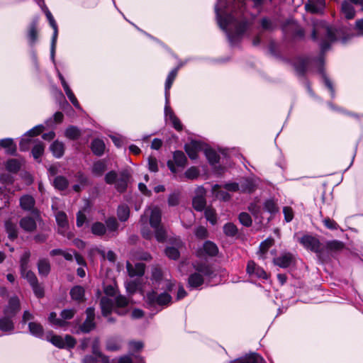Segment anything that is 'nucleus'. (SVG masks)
I'll return each mask as SVG.
<instances>
[{
	"label": "nucleus",
	"instance_id": "obj_1",
	"mask_svg": "<svg viewBox=\"0 0 363 363\" xmlns=\"http://www.w3.org/2000/svg\"><path fill=\"white\" fill-rule=\"evenodd\" d=\"M216 12L220 27L224 30L232 44L235 43L247 29L250 23L242 18L244 11L243 0H234L231 13L225 14L223 9L222 0H218Z\"/></svg>",
	"mask_w": 363,
	"mask_h": 363
},
{
	"label": "nucleus",
	"instance_id": "obj_2",
	"mask_svg": "<svg viewBox=\"0 0 363 363\" xmlns=\"http://www.w3.org/2000/svg\"><path fill=\"white\" fill-rule=\"evenodd\" d=\"M320 35H325L326 38V40L320 44L321 50L324 52L329 48L330 43L335 40V30L323 21L314 22L312 38L315 40Z\"/></svg>",
	"mask_w": 363,
	"mask_h": 363
},
{
	"label": "nucleus",
	"instance_id": "obj_3",
	"mask_svg": "<svg viewBox=\"0 0 363 363\" xmlns=\"http://www.w3.org/2000/svg\"><path fill=\"white\" fill-rule=\"evenodd\" d=\"M30 252H25L20 258V274L23 279L28 281L30 285H33L38 281L35 273L30 269Z\"/></svg>",
	"mask_w": 363,
	"mask_h": 363
},
{
	"label": "nucleus",
	"instance_id": "obj_4",
	"mask_svg": "<svg viewBox=\"0 0 363 363\" xmlns=\"http://www.w3.org/2000/svg\"><path fill=\"white\" fill-rule=\"evenodd\" d=\"M46 340L53 345L59 348L71 349L76 345L75 339L69 335H66L65 337L49 333L46 335Z\"/></svg>",
	"mask_w": 363,
	"mask_h": 363
},
{
	"label": "nucleus",
	"instance_id": "obj_5",
	"mask_svg": "<svg viewBox=\"0 0 363 363\" xmlns=\"http://www.w3.org/2000/svg\"><path fill=\"white\" fill-rule=\"evenodd\" d=\"M38 5L41 7V9L45 11V13L46 15V17L49 21V23L50 26L53 28L54 33L52 38V42H51V48H50V56L52 61L55 60V47H56V43H57V23L52 15V13L50 12V11L46 8L43 0H40V4Z\"/></svg>",
	"mask_w": 363,
	"mask_h": 363
},
{
	"label": "nucleus",
	"instance_id": "obj_6",
	"mask_svg": "<svg viewBox=\"0 0 363 363\" xmlns=\"http://www.w3.org/2000/svg\"><path fill=\"white\" fill-rule=\"evenodd\" d=\"M145 300L150 306H165L171 302L172 297L166 292L158 295L155 291H152L147 294Z\"/></svg>",
	"mask_w": 363,
	"mask_h": 363
},
{
	"label": "nucleus",
	"instance_id": "obj_7",
	"mask_svg": "<svg viewBox=\"0 0 363 363\" xmlns=\"http://www.w3.org/2000/svg\"><path fill=\"white\" fill-rule=\"evenodd\" d=\"M298 240L306 249L318 254V255H320L322 254V245L319 240L315 237H313L310 235H305Z\"/></svg>",
	"mask_w": 363,
	"mask_h": 363
},
{
	"label": "nucleus",
	"instance_id": "obj_8",
	"mask_svg": "<svg viewBox=\"0 0 363 363\" xmlns=\"http://www.w3.org/2000/svg\"><path fill=\"white\" fill-rule=\"evenodd\" d=\"M149 216L150 224L152 228H157L161 225L162 211L160 208L156 206H151L145 211V216L141 218L143 221L145 217Z\"/></svg>",
	"mask_w": 363,
	"mask_h": 363
},
{
	"label": "nucleus",
	"instance_id": "obj_9",
	"mask_svg": "<svg viewBox=\"0 0 363 363\" xmlns=\"http://www.w3.org/2000/svg\"><path fill=\"white\" fill-rule=\"evenodd\" d=\"M206 191L203 187H198L196 190V195L193 198L192 205L196 211H201L206 206L205 199Z\"/></svg>",
	"mask_w": 363,
	"mask_h": 363
},
{
	"label": "nucleus",
	"instance_id": "obj_10",
	"mask_svg": "<svg viewBox=\"0 0 363 363\" xmlns=\"http://www.w3.org/2000/svg\"><path fill=\"white\" fill-rule=\"evenodd\" d=\"M204 149L203 145L198 141L194 140L185 145V151L192 160L196 159L198 153L201 151H204Z\"/></svg>",
	"mask_w": 363,
	"mask_h": 363
},
{
	"label": "nucleus",
	"instance_id": "obj_11",
	"mask_svg": "<svg viewBox=\"0 0 363 363\" xmlns=\"http://www.w3.org/2000/svg\"><path fill=\"white\" fill-rule=\"evenodd\" d=\"M325 6V0H309L305 4L306 10L311 13H323Z\"/></svg>",
	"mask_w": 363,
	"mask_h": 363
},
{
	"label": "nucleus",
	"instance_id": "obj_12",
	"mask_svg": "<svg viewBox=\"0 0 363 363\" xmlns=\"http://www.w3.org/2000/svg\"><path fill=\"white\" fill-rule=\"evenodd\" d=\"M55 219L58 226V232L65 235L69 228L67 215L62 211H58L55 214Z\"/></svg>",
	"mask_w": 363,
	"mask_h": 363
},
{
	"label": "nucleus",
	"instance_id": "obj_13",
	"mask_svg": "<svg viewBox=\"0 0 363 363\" xmlns=\"http://www.w3.org/2000/svg\"><path fill=\"white\" fill-rule=\"evenodd\" d=\"M164 116L166 121L172 123L176 130H181L182 129V125L179 119L174 115L168 104H166L164 107Z\"/></svg>",
	"mask_w": 363,
	"mask_h": 363
},
{
	"label": "nucleus",
	"instance_id": "obj_14",
	"mask_svg": "<svg viewBox=\"0 0 363 363\" xmlns=\"http://www.w3.org/2000/svg\"><path fill=\"white\" fill-rule=\"evenodd\" d=\"M200 272H201L203 274H206V267L200 269L199 272H196L190 275L188 280L189 286L190 288L196 289L203 284V278Z\"/></svg>",
	"mask_w": 363,
	"mask_h": 363
},
{
	"label": "nucleus",
	"instance_id": "obj_15",
	"mask_svg": "<svg viewBox=\"0 0 363 363\" xmlns=\"http://www.w3.org/2000/svg\"><path fill=\"white\" fill-rule=\"evenodd\" d=\"M44 130V126L43 125H38L31 128L28 131H27L21 138L20 142V148L22 150H27L28 147L27 145H25V141L26 140V137H34L40 135Z\"/></svg>",
	"mask_w": 363,
	"mask_h": 363
},
{
	"label": "nucleus",
	"instance_id": "obj_16",
	"mask_svg": "<svg viewBox=\"0 0 363 363\" xmlns=\"http://www.w3.org/2000/svg\"><path fill=\"white\" fill-rule=\"evenodd\" d=\"M86 319L81 326V330L84 333H89L95 326L94 320V310L92 308L86 309Z\"/></svg>",
	"mask_w": 363,
	"mask_h": 363
},
{
	"label": "nucleus",
	"instance_id": "obj_17",
	"mask_svg": "<svg viewBox=\"0 0 363 363\" xmlns=\"http://www.w3.org/2000/svg\"><path fill=\"white\" fill-rule=\"evenodd\" d=\"M247 272L250 275H255L258 278L267 279V274L265 271L257 266L253 261H249L247 265Z\"/></svg>",
	"mask_w": 363,
	"mask_h": 363
},
{
	"label": "nucleus",
	"instance_id": "obj_18",
	"mask_svg": "<svg viewBox=\"0 0 363 363\" xmlns=\"http://www.w3.org/2000/svg\"><path fill=\"white\" fill-rule=\"evenodd\" d=\"M110 363H145V361L140 356L133 355V354L129 353L118 359H113L110 361Z\"/></svg>",
	"mask_w": 363,
	"mask_h": 363
},
{
	"label": "nucleus",
	"instance_id": "obj_19",
	"mask_svg": "<svg viewBox=\"0 0 363 363\" xmlns=\"http://www.w3.org/2000/svg\"><path fill=\"white\" fill-rule=\"evenodd\" d=\"M123 339L120 336L111 337L106 342V349L108 351L116 352L121 349Z\"/></svg>",
	"mask_w": 363,
	"mask_h": 363
},
{
	"label": "nucleus",
	"instance_id": "obj_20",
	"mask_svg": "<svg viewBox=\"0 0 363 363\" xmlns=\"http://www.w3.org/2000/svg\"><path fill=\"white\" fill-rule=\"evenodd\" d=\"M126 268L130 277H141L145 272V264L143 263H137L133 266L128 262Z\"/></svg>",
	"mask_w": 363,
	"mask_h": 363
},
{
	"label": "nucleus",
	"instance_id": "obj_21",
	"mask_svg": "<svg viewBox=\"0 0 363 363\" xmlns=\"http://www.w3.org/2000/svg\"><path fill=\"white\" fill-rule=\"evenodd\" d=\"M292 262L293 256L290 253H283L273 260V262L275 265H277L281 268H286L289 267Z\"/></svg>",
	"mask_w": 363,
	"mask_h": 363
},
{
	"label": "nucleus",
	"instance_id": "obj_22",
	"mask_svg": "<svg viewBox=\"0 0 363 363\" xmlns=\"http://www.w3.org/2000/svg\"><path fill=\"white\" fill-rule=\"evenodd\" d=\"M20 309L19 300L17 297H13L9 300V305L4 310L6 316L14 315Z\"/></svg>",
	"mask_w": 363,
	"mask_h": 363
},
{
	"label": "nucleus",
	"instance_id": "obj_23",
	"mask_svg": "<svg viewBox=\"0 0 363 363\" xmlns=\"http://www.w3.org/2000/svg\"><path fill=\"white\" fill-rule=\"evenodd\" d=\"M91 347L93 354L100 358L101 363H110L108 357L104 355L100 351V341L99 338H95L93 340Z\"/></svg>",
	"mask_w": 363,
	"mask_h": 363
},
{
	"label": "nucleus",
	"instance_id": "obj_24",
	"mask_svg": "<svg viewBox=\"0 0 363 363\" xmlns=\"http://www.w3.org/2000/svg\"><path fill=\"white\" fill-rule=\"evenodd\" d=\"M240 193H250L256 188V182L254 179H245L240 182Z\"/></svg>",
	"mask_w": 363,
	"mask_h": 363
},
{
	"label": "nucleus",
	"instance_id": "obj_25",
	"mask_svg": "<svg viewBox=\"0 0 363 363\" xmlns=\"http://www.w3.org/2000/svg\"><path fill=\"white\" fill-rule=\"evenodd\" d=\"M0 145L5 149L8 154H14L16 151V145L11 138H5L0 140Z\"/></svg>",
	"mask_w": 363,
	"mask_h": 363
},
{
	"label": "nucleus",
	"instance_id": "obj_26",
	"mask_svg": "<svg viewBox=\"0 0 363 363\" xmlns=\"http://www.w3.org/2000/svg\"><path fill=\"white\" fill-rule=\"evenodd\" d=\"M28 328L30 333L39 338H43L44 337V332H43V326L35 322H30L28 324Z\"/></svg>",
	"mask_w": 363,
	"mask_h": 363
},
{
	"label": "nucleus",
	"instance_id": "obj_27",
	"mask_svg": "<svg viewBox=\"0 0 363 363\" xmlns=\"http://www.w3.org/2000/svg\"><path fill=\"white\" fill-rule=\"evenodd\" d=\"M101 308L102 314L104 316H107L108 314L111 313L113 308L112 301L108 297H103L101 299Z\"/></svg>",
	"mask_w": 363,
	"mask_h": 363
},
{
	"label": "nucleus",
	"instance_id": "obj_28",
	"mask_svg": "<svg viewBox=\"0 0 363 363\" xmlns=\"http://www.w3.org/2000/svg\"><path fill=\"white\" fill-rule=\"evenodd\" d=\"M38 273L41 276H47L50 271V264L47 259H40L38 262Z\"/></svg>",
	"mask_w": 363,
	"mask_h": 363
},
{
	"label": "nucleus",
	"instance_id": "obj_29",
	"mask_svg": "<svg viewBox=\"0 0 363 363\" xmlns=\"http://www.w3.org/2000/svg\"><path fill=\"white\" fill-rule=\"evenodd\" d=\"M274 244V240L272 238H267L259 245V250L258 255L260 259H264L266 258L265 254L268 251L269 248Z\"/></svg>",
	"mask_w": 363,
	"mask_h": 363
},
{
	"label": "nucleus",
	"instance_id": "obj_30",
	"mask_svg": "<svg viewBox=\"0 0 363 363\" xmlns=\"http://www.w3.org/2000/svg\"><path fill=\"white\" fill-rule=\"evenodd\" d=\"M21 227L26 231H33L36 228V223L33 218L30 217H26L20 221Z\"/></svg>",
	"mask_w": 363,
	"mask_h": 363
},
{
	"label": "nucleus",
	"instance_id": "obj_31",
	"mask_svg": "<svg viewBox=\"0 0 363 363\" xmlns=\"http://www.w3.org/2000/svg\"><path fill=\"white\" fill-rule=\"evenodd\" d=\"M23 160L21 159H11L9 160L6 164V168L8 171L11 172H18L22 164H23Z\"/></svg>",
	"mask_w": 363,
	"mask_h": 363
},
{
	"label": "nucleus",
	"instance_id": "obj_32",
	"mask_svg": "<svg viewBox=\"0 0 363 363\" xmlns=\"http://www.w3.org/2000/svg\"><path fill=\"white\" fill-rule=\"evenodd\" d=\"M128 181V174L127 173L123 172L120 177L117 179L116 182V188L120 191L123 192L126 189L127 184Z\"/></svg>",
	"mask_w": 363,
	"mask_h": 363
},
{
	"label": "nucleus",
	"instance_id": "obj_33",
	"mask_svg": "<svg viewBox=\"0 0 363 363\" xmlns=\"http://www.w3.org/2000/svg\"><path fill=\"white\" fill-rule=\"evenodd\" d=\"M263 362H264V359L261 356H259L257 354H252L247 356L241 359L234 361L231 363H263Z\"/></svg>",
	"mask_w": 363,
	"mask_h": 363
},
{
	"label": "nucleus",
	"instance_id": "obj_34",
	"mask_svg": "<svg viewBox=\"0 0 363 363\" xmlns=\"http://www.w3.org/2000/svg\"><path fill=\"white\" fill-rule=\"evenodd\" d=\"M20 204L23 209L30 211L34 206L35 201L32 196L26 195L21 198Z\"/></svg>",
	"mask_w": 363,
	"mask_h": 363
},
{
	"label": "nucleus",
	"instance_id": "obj_35",
	"mask_svg": "<svg viewBox=\"0 0 363 363\" xmlns=\"http://www.w3.org/2000/svg\"><path fill=\"white\" fill-rule=\"evenodd\" d=\"M13 330V323L9 316L0 319V330L9 333Z\"/></svg>",
	"mask_w": 363,
	"mask_h": 363
},
{
	"label": "nucleus",
	"instance_id": "obj_36",
	"mask_svg": "<svg viewBox=\"0 0 363 363\" xmlns=\"http://www.w3.org/2000/svg\"><path fill=\"white\" fill-rule=\"evenodd\" d=\"M213 194L216 198L223 201H227L230 199V194L222 189L220 186L215 185L213 189Z\"/></svg>",
	"mask_w": 363,
	"mask_h": 363
},
{
	"label": "nucleus",
	"instance_id": "obj_37",
	"mask_svg": "<svg viewBox=\"0 0 363 363\" xmlns=\"http://www.w3.org/2000/svg\"><path fill=\"white\" fill-rule=\"evenodd\" d=\"M50 148L53 155L57 158L61 157L64 154V145L59 141H55Z\"/></svg>",
	"mask_w": 363,
	"mask_h": 363
},
{
	"label": "nucleus",
	"instance_id": "obj_38",
	"mask_svg": "<svg viewBox=\"0 0 363 363\" xmlns=\"http://www.w3.org/2000/svg\"><path fill=\"white\" fill-rule=\"evenodd\" d=\"M203 252L209 256H215L218 252L217 246L211 241H206L203 245Z\"/></svg>",
	"mask_w": 363,
	"mask_h": 363
},
{
	"label": "nucleus",
	"instance_id": "obj_39",
	"mask_svg": "<svg viewBox=\"0 0 363 363\" xmlns=\"http://www.w3.org/2000/svg\"><path fill=\"white\" fill-rule=\"evenodd\" d=\"M105 149V144L100 139L94 140L91 143V150L95 155H101Z\"/></svg>",
	"mask_w": 363,
	"mask_h": 363
},
{
	"label": "nucleus",
	"instance_id": "obj_40",
	"mask_svg": "<svg viewBox=\"0 0 363 363\" xmlns=\"http://www.w3.org/2000/svg\"><path fill=\"white\" fill-rule=\"evenodd\" d=\"M182 246V242L179 240L177 242V247H168L165 250L166 255L172 259H177L179 257V247Z\"/></svg>",
	"mask_w": 363,
	"mask_h": 363
},
{
	"label": "nucleus",
	"instance_id": "obj_41",
	"mask_svg": "<svg viewBox=\"0 0 363 363\" xmlns=\"http://www.w3.org/2000/svg\"><path fill=\"white\" fill-rule=\"evenodd\" d=\"M204 153L207 160L212 165H215L218 162L219 156L215 150L211 148H205Z\"/></svg>",
	"mask_w": 363,
	"mask_h": 363
},
{
	"label": "nucleus",
	"instance_id": "obj_42",
	"mask_svg": "<svg viewBox=\"0 0 363 363\" xmlns=\"http://www.w3.org/2000/svg\"><path fill=\"white\" fill-rule=\"evenodd\" d=\"M72 299L82 301L84 300V290L82 286H76L70 291Z\"/></svg>",
	"mask_w": 363,
	"mask_h": 363
},
{
	"label": "nucleus",
	"instance_id": "obj_43",
	"mask_svg": "<svg viewBox=\"0 0 363 363\" xmlns=\"http://www.w3.org/2000/svg\"><path fill=\"white\" fill-rule=\"evenodd\" d=\"M342 12L347 19L354 17V10L353 6L348 2L345 1L342 4Z\"/></svg>",
	"mask_w": 363,
	"mask_h": 363
},
{
	"label": "nucleus",
	"instance_id": "obj_44",
	"mask_svg": "<svg viewBox=\"0 0 363 363\" xmlns=\"http://www.w3.org/2000/svg\"><path fill=\"white\" fill-rule=\"evenodd\" d=\"M5 228L8 233L9 238L11 240H13L17 237V228L16 225L14 223H11L10 220H7L5 223Z\"/></svg>",
	"mask_w": 363,
	"mask_h": 363
},
{
	"label": "nucleus",
	"instance_id": "obj_45",
	"mask_svg": "<svg viewBox=\"0 0 363 363\" xmlns=\"http://www.w3.org/2000/svg\"><path fill=\"white\" fill-rule=\"evenodd\" d=\"M117 215L120 220H127L130 216L129 208L125 205L119 206L117 211Z\"/></svg>",
	"mask_w": 363,
	"mask_h": 363
},
{
	"label": "nucleus",
	"instance_id": "obj_46",
	"mask_svg": "<svg viewBox=\"0 0 363 363\" xmlns=\"http://www.w3.org/2000/svg\"><path fill=\"white\" fill-rule=\"evenodd\" d=\"M28 38L31 45H33L37 40L38 32H37V23L33 22L28 30Z\"/></svg>",
	"mask_w": 363,
	"mask_h": 363
},
{
	"label": "nucleus",
	"instance_id": "obj_47",
	"mask_svg": "<svg viewBox=\"0 0 363 363\" xmlns=\"http://www.w3.org/2000/svg\"><path fill=\"white\" fill-rule=\"evenodd\" d=\"M48 320L52 325H56L57 327H64L67 325V322H65L64 320H62L61 318H57V315L55 312L50 313Z\"/></svg>",
	"mask_w": 363,
	"mask_h": 363
},
{
	"label": "nucleus",
	"instance_id": "obj_48",
	"mask_svg": "<svg viewBox=\"0 0 363 363\" xmlns=\"http://www.w3.org/2000/svg\"><path fill=\"white\" fill-rule=\"evenodd\" d=\"M105 225L100 222L94 223L91 226V232L96 235H102L106 233Z\"/></svg>",
	"mask_w": 363,
	"mask_h": 363
},
{
	"label": "nucleus",
	"instance_id": "obj_49",
	"mask_svg": "<svg viewBox=\"0 0 363 363\" xmlns=\"http://www.w3.org/2000/svg\"><path fill=\"white\" fill-rule=\"evenodd\" d=\"M174 162L177 165L183 167L186 162V156L182 151H176L174 153Z\"/></svg>",
	"mask_w": 363,
	"mask_h": 363
},
{
	"label": "nucleus",
	"instance_id": "obj_50",
	"mask_svg": "<svg viewBox=\"0 0 363 363\" xmlns=\"http://www.w3.org/2000/svg\"><path fill=\"white\" fill-rule=\"evenodd\" d=\"M44 145L41 142L35 145L32 150V155L35 160H38L44 152Z\"/></svg>",
	"mask_w": 363,
	"mask_h": 363
},
{
	"label": "nucleus",
	"instance_id": "obj_51",
	"mask_svg": "<svg viewBox=\"0 0 363 363\" xmlns=\"http://www.w3.org/2000/svg\"><path fill=\"white\" fill-rule=\"evenodd\" d=\"M106 167L104 162L101 161L96 162L94 164L92 172L97 176H101L106 170Z\"/></svg>",
	"mask_w": 363,
	"mask_h": 363
},
{
	"label": "nucleus",
	"instance_id": "obj_52",
	"mask_svg": "<svg viewBox=\"0 0 363 363\" xmlns=\"http://www.w3.org/2000/svg\"><path fill=\"white\" fill-rule=\"evenodd\" d=\"M343 243L337 240L329 241L326 243V248L330 251H337L343 248Z\"/></svg>",
	"mask_w": 363,
	"mask_h": 363
},
{
	"label": "nucleus",
	"instance_id": "obj_53",
	"mask_svg": "<svg viewBox=\"0 0 363 363\" xmlns=\"http://www.w3.org/2000/svg\"><path fill=\"white\" fill-rule=\"evenodd\" d=\"M67 185V180L63 177H57L54 180L55 187L60 190H63L66 189Z\"/></svg>",
	"mask_w": 363,
	"mask_h": 363
},
{
	"label": "nucleus",
	"instance_id": "obj_54",
	"mask_svg": "<svg viewBox=\"0 0 363 363\" xmlns=\"http://www.w3.org/2000/svg\"><path fill=\"white\" fill-rule=\"evenodd\" d=\"M224 233L226 235L233 237L238 233L237 227L233 223H227L223 227Z\"/></svg>",
	"mask_w": 363,
	"mask_h": 363
},
{
	"label": "nucleus",
	"instance_id": "obj_55",
	"mask_svg": "<svg viewBox=\"0 0 363 363\" xmlns=\"http://www.w3.org/2000/svg\"><path fill=\"white\" fill-rule=\"evenodd\" d=\"M205 216L212 225L216 223L217 216L214 209L211 208H207L205 211Z\"/></svg>",
	"mask_w": 363,
	"mask_h": 363
},
{
	"label": "nucleus",
	"instance_id": "obj_56",
	"mask_svg": "<svg viewBox=\"0 0 363 363\" xmlns=\"http://www.w3.org/2000/svg\"><path fill=\"white\" fill-rule=\"evenodd\" d=\"M80 135L79 130L74 126H70L65 130V135L70 139H76Z\"/></svg>",
	"mask_w": 363,
	"mask_h": 363
},
{
	"label": "nucleus",
	"instance_id": "obj_57",
	"mask_svg": "<svg viewBox=\"0 0 363 363\" xmlns=\"http://www.w3.org/2000/svg\"><path fill=\"white\" fill-rule=\"evenodd\" d=\"M155 229V238L157 241L163 242L166 238V232L163 227L160 225Z\"/></svg>",
	"mask_w": 363,
	"mask_h": 363
},
{
	"label": "nucleus",
	"instance_id": "obj_58",
	"mask_svg": "<svg viewBox=\"0 0 363 363\" xmlns=\"http://www.w3.org/2000/svg\"><path fill=\"white\" fill-rule=\"evenodd\" d=\"M264 209L271 213H274L278 211L277 205L272 199H269L265 201Z\"/></svg>",
	"mask_w": 363,
	"mask_h": 363
},
{
	"label": "nucleus",
	"instance_id": "obj_59",
	"mask_svg": "<svg viewBox=\"0 0 363 363\" xmlns=\"http://www.w3.org/2000/svg\"><path fill=\"white\" fill-rule=\"evenodd\" d=\"M130 353L138 352L143 348V343L141 341H130L128 343Z\"/></svg>",
	"mask_w": 363,
	"mask_h": 363
},
{
	"label": "nucleus",
	"instance_id": "obj_60",
	"mask_svg": "<svg viewBox=\"0 0 363 363\" xmlns=\"http://www.w3.org/2000/svg\"><path fill=\"white\" fill-rule=\"evenodd\" d=\"M106 225L108 230L111 232L116 231L118 229V224L115 218L111 217L106 220Z\"/></svg>",
	"mask_w": 363,
	"mask_h": 363
},
{
	"label": "nucleus",
	"instance_id": "obj_61",
	"mask_svg": "<svg viewBox=\"0 0 363 363\" xmlns=\"http://www.w3.org/2000/svg\"><path fill=\"white\" fill-rule=\"evenodd\" d=\"M240 222L245 226H250L252 224V219L247 213H241L239 216Z\"/></svg>",
	"mask_w": 363,
	"mask_h": 363
},
{
	"label": "nucleus",
	"instance_id": "obj_62",
	"mask_svg": "<svg viewBox=\"0 0 363 363\" xmlns=\"http://www.w3.org/2000/svg\"><path fill=\"white\" fill-rule=\"evenodd\" d=\"M225 189L228 191L240 192V184L236 182L228 183L225 184Z\"/></svg>",
	"mask_w": 363,
	"mask_h": 363
},
{
	"label": "nucleus",
	"instance_id": "obj_63",
	"mask_svg": "<svg viewBox=\"0 0 363 363\" xmlns=\"http://www.w3.org/2000/svg\"><path fill=\"white\" fill-rule=\"evenodd\" d=\"M184 174L186 178H188L189 179H196L199 176V172L196 167H192L188 169L185 172Z\"/></svg>",
	"mask_w": 363,
	"mask_h": 363
},
{
	"label": "nucleus",
	"instance_id": "obj_64",
	"mask_svg": "<svg viewBox=\"0 0 363 363\" xmlns=\"http://www.w3.org/2000/svg\"><path fill=\"white\" fill-rule=\"evenodd\" d=\"M179 193H172L168 197V204L170 206H175L179 204Z\"/></svg>",
	"mask_w": 363,
	"mask_h": 363
}]
</instances>
